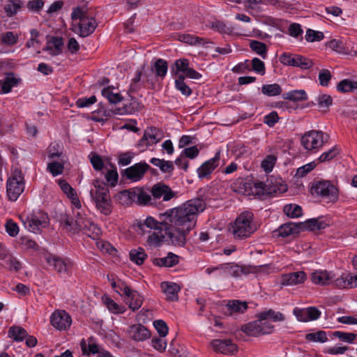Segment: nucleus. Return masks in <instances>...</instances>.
Here are the masks:
<instances>
[{"label": "nucleus", "mask_w": 357, "mask_h": 357, "mask_svg": "<svg viewBox=\"0 0 357 357\" xmlns=\"http://www.w3.org/2000/svg\"><path fill=\"white\" fill-rule=\"evenodd\" d=\"M205 208V201L198 197L160 213L165 232L173 245H185L187 235L196 225L198 215Z\"/></svg>", "instance_id": "f257e3e1"}, {"label": "nucleus", "mask_w": 357, "mask_h": 357, "mask_svg": "<svg viewBox=\"0 0 357 357\" xmlns=\"http://www.w3.org/2000/svg\"><path fill=\"white\" fill-rule=\"evenodd\" d=\"M71 18L73 21L79 20L77 23L73 24V31L82 38L93 33L98 26L95 17L89 15L85 8H74Z\"/></svg>", "instance_id": "f03ea898"}, {"label": "nucleus", "mask_w": 357, "mask_h": 357, "mask_svg": "<svg viewBox=\"0 0 357 357\" xmlns=\"http://www.w3.org/2000/svg\"><path fill=\"white\" fill-rule=\"evenodd\" d=\"M254 215L249 211L241 213L232 225V233L236 239L242 240L250 237L259 225L253 221Z\"/></svg>", "instance_id": "7ed1b4c3"}, {"label": "nucleus", "mask_w": 357, "mask_h": 357, "mask_svg": "<svg viewBox=\"0 0 357 357\" xmlns=\"http://www.w3.org/2000/svg\"><path fill=\"white\" fill-rule=\"evenodd\" d=\"M338 189L331 181L324 180L314 182L311 187V194L319 196L328 202H336L338 199Z\"/></svg>", "instance_id": "20e7f679"}, {"label": "nucleus", "mask_w": 357, "mask_h": 357, "mask_svg": "<svg viewBox=\"0 0 357 357\" xmlns=\"http://www.w3.org/2000/svg\"><path fill=\"white\" fill-rule=\"evenodd\" d=\"M24 190V180L22 172L20 169H15L6 183V192L8 199L12 202L16 201Z\"/></svg>", "instance_id": "39448f33"}, {"label": "nucleus", "mask_w": 357, "mask_h": 357, "mask_svg": "<svg viewBox=\"0 0 357 357\" xmlns=\"http://www.w3.org/2000/svg\"><path fill=\"white\" fill-rule=\"evenodd\" d=\"M328 134L318 130L306 132L301 138V144L308 151L317 150L328 142Z\"/></svg>", "instance_id": "423d86ee"}, {"label": "nucleus", "mask_w": 357, "mask_h": 357, "mask_svg": "<svg viewBox=\"0 0 357 357\" xmlns=\"http://www.w3.org/2000/svg\"><path fill=\"white\" fill-rule=\"evenodd\" d=\"M254 188L256 191L255 193L258 195H264V194H276V193H283L287 191V185L282 184L281 183V179L278 181L273 178H268L266 183L263 182H257L254 183ZM248 193H254V192H248Z\"/></svg>", "instance_id": "0eeeda50"}, {"label": "nucleus", "mask_w": 357, "mask_h": 357, "mask_svg": "<svg viewBox=\"0 0 357 357\" xmlns=\"http://www.w3.org/2000/svg\"><path fill=\"white\" fill-rule=\"evenodd\" d=\"M254 321L244 324L241 326L243 333L250 336L257 337L262 335L270 334L273 326L268 321H264L260 317Z\"/></svg>", "instance_id": "6e6552de"}, {"label": "nucleus", "mask_w": 357, "mask_h": 357, "mask_svg": "<svg viewBox=\"0 0 357 357\" xmlns=\"http://www.w3.org/2000/svg\"><path fill=\"white\" fill-rule=\"evenodd\" d=\"M218 270H222L227 275L234 278H238L249 273L248 268L234 264H222L218 266L208 267L206 269V273L211 274Z\"/></svg>", "instance_id": "1a4fd4ad"}, {"label": "nucleus", "mask_w": 357, "mask_h": 357, "mask_svg": "<svg viewBox=\"0 0 357 357\" xmlns=\"http://www.w3.org/2000/svg\"><path fill=\"white\" fill-rule=\"evenodd\" d=\"M48 216L47 213L41 211H38L27 216L26 221L24 222L27 224L26 227L29 230L33 232L38 233L40 231L41 227H45L48 224Z\"/></svg>", "instance_id": "9d476101"}, {"label": "nucleus", "mask_w": 357, "mask_h": 357, "mask_svg": "<svg viewBox=\"0 0 357 357\" xmlns=\"http://www.w3.org/2000/svg\"><path fill=\"white\" fill-rule=\"evenodd\" d=\"M119 286L123 294L126 296V302L128 304L129 308L132 311L140 308L143 303V297L137 291L130 289L125 283H122V287Z\"/></svg>", "instance_id": "9b49d317"}, {"label": "nucleus", "mask_w": 357, "mask_h": 357, "mask_svg": "<svg viewBox=\"0 0 357 357\" xmlns=\"http://www.w3.org/2000/svg\"><path fill=\"white\" fill-rule=\"evenodd\" d=\"M149 168L150 166L146 162H140L126 168L122 172V176L133 181H138L143 178Z\"/></svg>", "instance_id": "f8f14e48"}, {"label": "nucleus", "mask_w": 357, "mask_h": 357, "mask_svg": "<svg viewBox=\"0 0 357 357\" xmlns=\"http://www.w3.org/2000/svg\"><path fill=\"white\" fill-rule=\"evenodd\" d=\"M51 324L59 331H66L71 325L70 316L64 310L54 311L50 317Z\"/></svg>", "instance_id": "ddd939ff"}, {"label": "nucleus", "mask_w": 357, "mask_h": 357, "mask_svg": "<svg viewBox=\"0 0 357 357\" xmlns=\"http://www.w3.org/2000/svg\"><path fill=\"white\" fill-rule=\"evenodd\" d=\"M151 192L153 199L162 197L165 202L169 201L176 196V192L169 185L161 182L153 185Z\"/></svg>", "instance_id": "4468645a"}, {"label": "nucleus", "mask_w": 357, "mask_h": 357, "mask_svg": "<svg viewBox=\"0 0 357 357\" xmlns=\"http://www.w3.org/2000/svg\"><path fill=\"white\" fill-rule=\"evenodd\" d=\"M47 264L53 266L54 270L61 275H68L73 264L67 259H63L58 256H50L47 257Z\"/></svg>", "instance_id": "2eb2a0df"}, {"label": "nucleus", "mask_w": 357, "mask_h": 357, "mask_svg": "<svg viewBox=\"0 0 357 357\" xmlns=\"http://www.w3.org/2000/svg\"><path fill=\"white\" fill-rule=\"evenodd\" d=\"M211 345L215 352L229 355L237 351V346L229 339H215L211 341Z\"/></svg>", "instance_id": "dca6fc26"}, {"label": "nucleus", "mask_w": 357, "mask_h": 357, "mask_svg": "<svg viewBox=\"0 0 357 357\" xmlns=\"http://www.w3.org/2000/svg\"><path fill=\"white\" fill-rule=\"evenodd\" d=\"M220 153L218 151L213 158L204 162L197 170L198 177L201 179L208 178L218 166Z\"/></svg>", "instance_id": "f3484780"}, {"label": "nucleus", "mask_w": 357, "mask_h": 357, "mask_svg": "<svg viewBox=\"0 0 357 357\" xmlns=\"http://www.w3.org/2000/svg\"><path fill=\"white\" fill-rule=\"evenodd\" d=\"M63 39L61 37L53 36L47 42L43 51L49 52L52 56H57L62 52Z\"/></svg>", "instance_id": "a211bd4d"}, {"label": "nucleus", "mask_w": 357, "mask_h": 357, "mask_svg": "<svg viewBox=\"0 0 357 357\" xmlns=\"http://www.w3.org/2000/svg\"><path fill=\"white\" fill-rule=\"evenodd\" d=\"M306 279V274L303 271L293 272L282 275V285H296L303 283Z\"/></svg>", "instance_id": "6ab92c4d"}, {"label": "nucleus", "mask_w": 357, "mask_h": 357, "mask_svg": "<svg viewBox=\"0 0 357 357\" xmlns=\"http://www.w3.org/2000/svg\"><path fill=\"white\" fill-rule=\"evenodd\" d=\"M129 332L135 341H144L151 337L150 331L142 324L131 326Z\"/></svg>", "instance_id": "aec40b11"}, {"label": "nucleus", "mask_w": 357, "mask_h": 357, "mask_svg": "<svg viewBox=\"0 0 357 357\" xmlns=\"http://www.w3.org/2000/svg\"><path fill=\"white\" fill-rule=\"evenodd\" d=\"M93 185L94 188L90 190V195L93 201L109 196V189L106 183H100L98 180H94Z\"/></svg>", "instance_id": "412c9836"}, {"label": "nucleus", "mask_w": 357, "mask_h": 357, "mask_svg": "<svg viewBox=\"0 0 357 357\" xmlns=\"http://www.w3.org/2000/svg\"><path fill=\"white\" fill-rule=\"evenodd\" d=\"M161 288L163 292L166 294L167 298L169 301L178 300V292L181 290L178 284L174 282H162L161 283Z\"/></svg>", "instance_id": "4be33fe9"}, {"label": "nucleus", "mask_w": 357, "mask_h": 357, "mask_svg": "<svg viewBox=\"0 0 357 357\" xmlns=\"http://www.w3.org/2000/svg\"><path fill=\"white\" fill-rule=\"evenodd\" d=\"M179 257L176 255L169 252L167 257L155 258L153 264L160 267H172L178 264Z\"/></svg>", "instance_id": "5701e85b"}, {"label": "nucleus", "mask_w": 357, "mask_h": 357, "mask_svg": "<svg viewBox=\"0 0 357 357\" xmlns=\"http://www.w3.org/2000/svg\"><path fill=\"white\" fill-rule=\"evenodd\" d=\"M277 231L278 236L287 237L289 235L299 233L301 231V229L298 223L289 222L281 225Z\"/></svg>", "instance_id": "b1692460"}, {"label": "nucleus", "mask_w": 357, "mask_h": 357, "mask_svg": "<svg viewBox=\"0 0 357 357\" xmlns=\"http://www.w3.org/2000/svg\"><path fill=\"white\" fill-rule=\"evenodd\" d=\"M63 147L60 143L52 142L47 148V156L50 159L59 158L62 162H66V157L63 154Z\"/></svg>", "instance_id": "393cba45"}, {"label": "nucleus", "mask_w": 357, "mask_h": 357, "mask_svg": "<svg viewBox=\"0 0 357 357\" xmlns=\"http://www.w3.org/2000/svg\"><path fill=\"white\" fill-rule=\"evenodd\" d=\"M137 190L138 188H130L121 191L119 197L122 204L130 205L133 202H137Z\"/></svg>", "instance_id": "a878e982"}, {"label": "nucleus", "mask_w": 357, "mask_h": 357, "mask_svg": "<svg viewBox=\"0 0 357 357\" xmlns=\"http://www.w3.org/2000/svg\"><path fill=\"white\" fill-rule=\"evenodd\" d=\"M331 276L326 271H315L312 273L311 279L313 283L320 285H327L331 282Z\"/></svg>", "instance_id": "bb28decb"}, {"label": "nucleus", "mask_w": 357, "mask_h": 357, "mask_svg": "<svg viewBox=\"0 0 357 357\" xmlns=\"http://www.w3.org/2000/svg\"><path fill=\"white\" fill-rule=\"evenodd\" d=\"M226 307L229 314L234 313H243L248 308V303L245 301L233 300L230 301Z\"/></svg>", "instance_id": "cd10ccee"}, {"label": "nucleus", "mask_w": 357, "mask_h": 357, "mask_svg": "<svg viewBox=\"0 0 357 357\" xmlns=\"http://www.w3.org/2000/svg\"><path fill=\"white\" fill-rule=\"evenodd\" d=\"M99 109L93 112V117L92 119L96 121H103V117L107 119L112 117L114 114H118L117 113L115 112L116 111V108L114 110L107 109L101 105V103L99 105Z\"/></svg>", "instance_id": "c85d7f7f"}, {"label": "nucleus", "mask_w": 357, "mask_h": 357, "mask_svg": "<svg viewBox=\"0 0 357 357\" xmlns=\"http://www.w3.org/2000/svg\"><path fill=\"white\" fill-rule=\"evenodd\" d=\"M150 162L153 165L158 167L164 173L171 174L174 169V164L172 161L153 158L151 159Z\"/></svg>", "instance_id": "c756f323"}, {"label": "nucleus", "mask_w": 357, "mask_h": 357, "mask_svg": "<svg viewBox=\"0 0 357 357\" xmlns=\"http://www.w3.org/2000/svg\"><path fill=\"white\" fill-rule=\"evenodd\" d=\"M250 48L255 52L257 54L260 56L263 59H266L268 48L267 45L258 40H250L249 43Z\"/></svg>", "instance_id": "7c9ffc66"}, {"label": "nucleus", "mask_w": 357, "mask_h": 357, "mask_svg": "<svg viewBox=\"0 0 357 357\" xmlns=\"http://www.w3.org/2000/svg\"><path fill=\"white\" fill-rule=\"evenodd\" d=\"M313 65L312 60L304 57L301 55L294 54L292 57L291 66L298 67L303 70H307L311 68Z\"/></svg>", "instance_id": "2f4dec72"}, {"label": "nucleus", "mask_w": 357, "mask_h": 357, "mask_svg": "<svg viewBox=\"0 0 357 357\" xmlns=\"http://www.w3.org/2000/svg\"><path fill=\"white\" fill-rule=\"evenodd\" d=\"M144 136L149 142L150 145L158 143L162 139V135L160 130L155 127L148 128L145 130Z\"/></svg>", "instance_id": "473e14b6"}, {"label": "nucleus", "mask_w": 357, "mask_h": 357, "mask_svg": "<svg viewBox=\"0 0 357 357\" xmlns=\"http://www.w3.org/2000/svg\"><path fill=\"white\" fill-rule=\"evenodd\" d=\"M21 0H7V3L4 6L5 12L8 17L16 15L22 7Z\"/></svg>", "instance_id": "72a5a7b5"}, {"label": "nucleus", "mask_w": 357, "mask_h": 357, "mask_svg": "<svg viewBox=\"0 0 357 357\" xmlns=\"http://www.w3.org/2000/svg\"><path fill=\"white\" fill-rule=\"evenodd\" d=\"M140 107L139 103L135 99H132L130 102L125 104L121 108H116L115 112L118 114H131L138 111Z\"/></svg>", "instance_id": "f704fd0d"}, {"label": "nucleus", "mask_w": 357, "mask_h": 357, "mask_svg": "<svg viewBox=\"0 0 357 357\" xmlns=\"http://www.w3.org/2000/svg\"><path fill=\"white\" fill-rule=\"evenodd\" d=\"M282 98L297 102L307 100V94L304 90H293L282 94Z\"/></svg>", "instance_id": "c9c22d12"}, {"label": "nucleus", "mask_w": 357, "mask_h": 357, "mask_svg": "<svg viewBox=\"0 0 357 357\" xmlns=\"http://www.w3.org/2000/svg\"><path fill=\"white\" fill-rule=\"evenodd\" d=\"M94 202H96V207L104 215H107L112 213V202L110 196L102 197L101 199Z\"/></svg>", "instance_id": "e433bc0d"}, {"label": "nucleus", "mask_w": 357, "mask_h": 357, "mask_svg": "<svg viewBox=\"0 0 357 357\" xmlns=\"http://www.w3.org/2000/svg\"><path fill=\"white\" fill-rule=\"evenodd\" d=\"M257 317H260L264 321H267V319H271L273 321H282L285 319L283 314L280 312H275L271 309L261 312Z\"/></svg>", "instance_id": "4c0bfd02"}, {"label": "nucleus", "mask_w": 357, "mask_h": 357, "mask_svg": "<svg viewBox=\"0 0 357 357\" xmlns=\"http://www.w3.org/2000/svg\"><path fill=\"white\" fill-rule=\"evenodd\" d=\"M167 62L162 59H158L154 63L151 70L155 71L156 76L163 78L167 73Z\"/></svg>", "instance_id": "58836bf2"}, {"label": "nucleus", "mask_w": 357, "mask_h": 357, "mask_svg": "<svg viewBox=\"0 0 357 357\" xmlns=\"http://www.w3.org/2000/svg\"><path fill=\"white\" fill-rule=\"evenodd\" d=\"M129 255L130 259L137 265L142 264L147 257V255L142 248L131 250Z\"/></svg>", "instance_id": "ea45409f"}, {"label": "nucleus", "mask_w": 357, "mask_h": 357, "mask_svg": "<svg viewBox=\"0 0 357 357\" xmlns=\"http://www.w3.org/2000/svg\"><path fill=\"white\" fill-rule=\"evenodd\" d=\"M60 224L63 225V228L68 232L72 234L78 233V231H74L70 229V227L74 228L77 227L75 225V220H74L71 216L66 213H62L60 215L59 219Z\"/></svg>", "instance_id": "a19ab883"}, {"label": "nucleus", "mask_w": 357, "mask_h": 357, "mask_svg": "<svg viewBox=\"0 0 357 357\" xmlns=\"http://www.w3.org/2000/svg\"><path fill=\"white\" fill-rule=\"evenodd\" d=\"M282 89L278 84H264L261 87V93L267 96H276L282 93Z\"/></svg>", "instance_id": "79ce46f5"}, {"label": "nucleus", "mask_w": 357, "mask_h": 357, "mask_svg": "<svg viewBox=\"0 0 357 357\" xmlns=\"http://www.w3.org/2000/svg\"><path fill=\"white\" fill-rule=\"evenodd\" d=\"M178 40L181 42L194 45H204L205 43H208L205 42V39L203 38L194 36L190 34H180L178 35Z\"/></svg>", "instance_id": "37998d69"}, {"label": "nucleus", "mask_w": 357, "mask_h": 357, "mask_svg": "<svg viewBox=\"0 0 357 357\" xmlns=\"http://www.w3.org/2000/svg\"><path fill=\"white\" fill-rule=\"evenodd\" d=\"M111 86L104 88L102 90V95L105 97L112 104H116L123 100L122 96L119 93H114Z\"/></svg>", "instance_id": "c03bdc74"}, {"label": "nucleus", "mask_w": 357, "mask_h": 357, "mask_svg": "<svg viewBox=\"0 0 357 357\" xmlns=\"http://www.w3.org/2000/svg\"><path fill=\"white\" fill-rule=\"evenodd\" d=\"M185 76L183 74H181L178 76L175 80V87L181 93L185 96H190L192 94V89L185 83Z\"/></svg>", "instance_id": "a18cd8bd"}, {"label": "nucleus", "mask_w": 357, "mask_h": 357, "mask_svg": "<svg viewBox=\"0 0 357 357\" xmlns=\"http://www.w3.org/2000/svg\"><path fill=\"white\" fill-rule=\"evenodd\" d=\"M8 336L15 341L20 342L27 336V332L20 326H12L8 330Z\"/></svg>", "instance_id": "49530a36"}, {"label": "nucleus", "mask_w": 357, "mask_h": 357, "mask_svg": "<svg viewBox=\"0 0 357 357\" xmlns=\"http://www.w3.org/2000/svg\"><path fill=\"white\" fill-rule=\"evenodd\" d=\"M337 89L342 93L353 91L357 89V80L343 79L337 84Z\"/></svg>", "instance_id": "de8ad7c7"}, {"label": "nucleus", "mask_w": 357, "mask_h": 357, "mask_svg": "<svg viewBox=\"0 0 357 357\" xmlns=\"http://www.w3.org/2000/svg\"><path fill=\"white\" fill-rule=\"evenodd\" d=\"M104 303L107 309L114 314H122L126 311V307L123 305H118L111 298L105 296L102 298Z\"/></svg>", "instance_id": "09e8293b"}, {"label": "nucleus", "mask_w": 357, "mask_h": 357, "mask_svg": "<svg viewBox=\"0 0 357 357\" xmlns=\"http://www.w3.org/2000/svg\"><path fill=\"white\" fill-rule=\"evenodd\" d=\"M165 237L168 238L164 230L155 229V231L149 236L147 243L149 245H158Z\"/></svg>", "instance_id": "8fccbe9b"}, {"label": "nucleus", "mask_w": 357, "mask_h": 357, "mask_svg": "<svg viewBox=\"0 0 357 357\" xmlns=\"http://www.w3.org/2000/svg\"><path fill=\"white\" fill-rule=\"evenodd\" d=\"M189 68V61L186 59H179L174 61L172 66V73L177 75L179 72L185 73Z\"/></svg>", "instance_id": "3c124183"}, {"label": "nucleus", "mask_w": 357, "mask_h": 357, "mask_svg": "<svg viewBox=\"0 0 357 357\" xmlns=\"http://www.w3.org/2000/svg\"><path fill=\"white\" fill-rule=\"evenodd\" d=\"M283 211L291 218H298L302 215V208L295 204L285 205L283 208Z\"/></svg>", "instance_id": "603ef678"}, {"label": "nucleus", "mask_w": 357, "mask_h": 357, "mask_svg": "<svg viewBox=\"0 0 357 357\" xmlns=\"http://www.w3.org/2000/svg\"><path fill=\"white\" fill-rule=\"evenodd\" d=\"M86 225H87L82 232L92 239H97L100 234V230L98 227L91 221L86 222Z\"/></svg>", "instance_id": "864d4df0"}, {"label": "nucleus", "mask_w": 357, "mask_h": 357, "mask_svg": "<svg viewBox=\"0 0 357 357\" xmlns=\"http://www.w3.org/2000/svg\"><path fill=\"white\" fill-rule=\"evenodd\" d=\"M18 79L13 77V73L8 74L2 83V92L8 93L10 92L12 88L18 84Z\"/></svg>", "instance_id": "5fc2aeb1"}, {"label": "nucleus", "mask_w": 357, "mask_h": 357, "mask_svg": "<svg viewBox=\"0 0 357 357\" xmlns=\"http://www.w3.org/2000/svg\"><path fill=\"white\" fill-rule=\"evenodd\" d=\"M318 107L321 109H328L333 104V98L328 94H320L316 98Z\"/></svg>", "instance_id": "6e6d98bb"}, {"label": "nucleus", "mask_w": 357, "mask_h": 357, "mask_svg": "<svg viewBox=\"0 0 357 357\" xmlns=\"http://www.w3.org/2000/svg\"><path fill=\"white\" fill-rule=\"evenodd\" d=\"M65 162H62L60 160L59 162H52L47 165V169L50 172L53 176H56L61 174L63 172V165Z\"/></svg>", "instance_id": "4d7b16f0"}, {"label": "nucleus", "mask_w": 357, "mask_h": 357, "mask_svg": "<svg viewBox=\"0 0 357 357\" xmlns=\"http://www.w3.org/2000/svg\"><path fill=\"white\" fill-rule=\"evenodd\" d=\"M305 339L312 342H326L328 340L326 333L324 331H319L317 333H307Z\"/></svg>", "instance_id": "13d9d810"}, {"label": "nucleus", "mask_w": 357, "mask_h": 357, "mask_svg": "<svg viewBox=\"0 0 357 357\" xmlns=\"http://www.w3.org/2000/svg\"><path fill=\"white\" fill-rule=\"evenodd\" d=\"M137 191V204L139 205H151L153 204L152 202V197L151 196L144 192L143 190L138 188Z\"/></svg>", "instance_id": "bf43d9fd"}, {"label": "nucleus", "mask_w": 357, "mask_h": 357, "mask_svg": "<svg viewBox=\"0 0 357 357\" xmlns=\"http://www.w3.org/2000/svg\"><path fill=\"white\" fill-rule=\"evenodd\" d=\"M159 221L155 220L152 217H148L144 221V225L151 229H160L165 231V226L163 225L162 220L160 219V214L159 215Z\"/></svg>", "instance_id": "052dcab7"}, {"label": "nucleus", "mask_w": 357, "mask_h": 357, "mask_svg": "<svg viewBox=\"0 0 357 357\" xmlns=\"http://www.w3.org/2000/svg\"><path fill=\"white\" fill-rule=\"evenodd\" d=\"M326 47H328L333 51L340 54H344L345 52V45L340 40L333 39L326 43Z\"/></svg>", "instance_id": "680f3d73"}, {"label": "nucleus", "mask_w": 357, "mask_h": 357, "mask_svg": "<svg viewBox=\"0 0 357 357\" xmlns=\"http://www.w3.org/2000/svg\"><path fill=\"white\" fill-rule=\"evenodd\" d=\"M324 35L321 31H314L312 29H307L306 31L305 39L308 42L320 41L323 40Z\"/></svg>", "instance_id": "e2e57ef3"}, {"label": "nucleus", "mask_w": 357, "mask_h": 357, "mask_svg": "<svg viewBox=\"0 0 357 357\" xmlns=\"http://www.w3.org/2000/svg\"><path fill=\"white\" fill-rule=\"evenodd\" d=\"M333 336L339 338L340 340L343 342L352 343L354 340L356 339L357 335L353 333H345L337 331L333 332Z\"/></svg>", "instance_id": "0e129e2a"}, {"label": "nucleus", "mask_w": 357, "mask_h": 357, "mask_svg": "<svg viewBox=\"0 0 357 357\" xmlns=\"http://www.w3.org/2000/svg\"><path fill=\"white\" fill-rule=\"evenodd\" d=\"M89 220L84 218L79 212H77L75 215V225L77 227L70 228L72 230L78 231V232L82 231L87 225L86 222H89Z\"/></svg>", "instance_id": "69168bd1"}, {"label": "nucleus", "mask_w": 357, "mask_h": 357, "mask_svg": "<svg viewBox=\"0 0 357 357\" xmlns=\"http://www.w3.org/2000/svg\"><path fill=\"white\" fill-rule=\"evenodd\" d=\"M252 70L257 73L264 75L266 73L265 64L259 58H253L251 61Z\"/></svg>", "instance_id": "338daca9"}, {"label": "nucleus", "mask_w": 357, "mask_h": 357, "mask_svg": "<svg viewBox=\"0 0 357 357\" xmlns=\"http://www.w3.org/2000/svg\"><path fill=\"white\" fill-rule=\"evenodd\" d=\"M339 154V150L336 146L331 148L328 151L323 153L319 158V161L321 162H324L326 161H329L334 158Z\"/></svg>", "instance_id": "774afa93"}]
</instances>
